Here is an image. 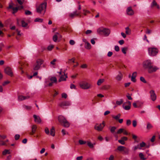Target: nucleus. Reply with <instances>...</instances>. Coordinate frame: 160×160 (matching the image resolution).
Masks as SVG:
<instances>
[{"label": "nucleus", "instance_id": "bb28decb", "mask_svg": "<svg viewBox=\"0 0 160 160\" xmlns=\"http://www.w3.org/2000/svg\"><path fill=\"white\" fill-rule=\"evenodd\" d=\"M153 128V126L149 122H148L147 126V129L148 130H149Z\"/></svg>", "mask_w": 160, "mask_h": 160}, {"label": "nucleus", "instance_id": "6e6552de", "mask_svg": "<svg viewBox=\"0 0 160 160\" xmlns=\"http://www.w3.org/2000/svg\"><path fill=\"white\" fill-rule=\"evenodd\" d=\"M71 105L70 102L68 101H63L60 103L58 106L62 108H64L65 107Z\"/></svg>", "mask_w": 160, "mask_h": 160}, {"label": "nucleus", "instance_id": "4c0bfd02", "mask_svg": "<svg viewBox=\"0 0 160 160\" xmlns=\"http://www.w3.org/2000/svg\"><path fill=\"white\" fill-rule=\"evenodd\" d=\"M157 4H158L156 1H153L151 5V7H152L156 6L157 5Z\"/></svg>", "mask_w": 160, "mask_h": 160}, {"label": "nucleus", "instance_id": "dca6fc26", "mask_svg": "<svg viewBox=\"0 0 160 160\" xmlns=\"http://www.w3.org/2000/svg\"><path fill=\"white\" fill-rule=\"evenodd\" d=\"M61 37V35L59 33L56 32L53 37V41L55 42H56L57 40L58 37Z\"/></svg>", "mask_w": 160, "mask_h": 160}, {"label": "nucleus", "instance_id": "09e8293b", "mask_svg": "<svg viewBox=\"0 0 160 160\" xmlns=\"http://www.w3.org/2000/svg\"><path fill=\"white\" fill-rule=\"evenodd\" d=\"M32 14V12L29 10H26L25 11V14L26 15H30Z\"/></svg>", "mask_w": 160, "mask_h": 160}, {"label": "nucleus", "instance_id": "a18cd8bd", "mask_svg": "<svg viewBox=\"0 0 160 160\" xmlns=\"http://www.w3.org/2000/svg\"><path fill=\"white\" fill-rule=\"evenodd\" d=\"M78 142L80 145L85 144L86 142L81 140H79Z\"/></svg>", "mask_w": 160, "mask_h": 160}, {"label": "nucleus", "instance_id": "2f4dec72", "mask_svg": "<svg viewBox=\"0 0 160 160\" xmlns=\"http://www.w3.org/2000/svg\"><path fill=\"white\" fill-rule=\"evenodd\" d=\"M126 33L127 34H130L131 33V30L129 29L128 27H127L125 28Z\"/></svg>", "mask_w": 160, "mask_h": 160}, {"label": "nucleus", "instance_id": "052dcab7", "mask_svg": "<svg viewBox=\"0 0 160 160\" xmlns=\"http://www.w3.org/2000/svg\"><path fill=\"white\" fill-rule=\"evenodd\" d=\"M69 43L70 45H73L75 43L74 41L72 40H71L69 41Z\"/></svg>", "mask_w": 160, "mask_h": 160}, {"label": "nucleus", "instance_id": "6ab92c4d", "mask_svg": "<svg viewBox=\"0 0 160 160\" xmlns=\"http://www.w3.org/2000/svg\"><path fill=\"white\" fill-rule=\"evenodd\" d=\"M65 119H66L63 116L61 115L58 117V120L61 124L63 122H64Z\"/></svg>", "mask_w": 160, "mask_h": 160}, {"label": "nucleus", "instance_id": "0eeeda50", "mask_svg": "<svg viewBox=\"0 0 160 160\" xmlns=\"http://www.w3.org/2000/svg\"><path fill=\"white\" fill-rule=\"evenodd\" d=\"M80 87L83 89H87L90 88L91 87V85L86 82H83L80 84Z\"/></svg>", "mask_w": 160, "mask_h": 160}, {"label": "nucleus", "instance_id": "5fc2aeb1", "mask_svg": "<svg viewBox=\"0 0 160 160\" xmlns=\"http://www.w3.org/2000/svg\"><path fill=\"white\" fill-rule=\"evenodd\" d=\"M20 138V135L18 134H17L15 135L14 138L16 140H18Z\"/></svg>", "mask_w": 160, "mask_h": 160}, {"label": "nucleus", "instance_id": "f257e3e1", "mask_svg": "<svg viewBox=\"0 0 160 160\" xmlns=\"http://www.w3.org/2000/svg\"><path fill=\"white\" fill-rule=\"evenodd\" d=\"M152 63L151 60L148 59L145 61L143 63V66L145 69H148V72L149 73H151L156 72L159 68L155 66L152 65Z\"/></svg>", "mask_w": 160, "mask_h": 160}, {"label": "nucleus", "instance_id": "4be33fe9", "mask_svg": "<svg viewBox=\"0 0 160 160\" xmlns=\"http://www.w3.org/2000/svg\"><path fill=\"white\" fill-rule=\"evenodd\" d=\"M122 78V75L121 72H119V74L117 75L116 78L117 81H120L121 80Z\"/></svg>", "mask_w": 160, "mask_h": 160}, {"label": "nucleus", "instance_id": "412c9836", "mask_svg": "<svg viewBox=\"0 0 160 160\" xmlns=\"http://www.w3.org/2000/svg\"><path fill=\"white\" fill-rule=\"evenodd\" d=\"M37 128L36 125H33L32 127V132H30L31 135H33L36 132V130Z\"/></svg>", "mask_w": 160, "mask_h": 160}, {"label": "nucleus", "instance_id": "20e7f679", "mask_svg": "<svg viewBox=\"0 0 160 160\" xmlns=\"http://www.w3.org/2000/svg\"><path fill=\"white\" fill-rule=\"evenodd\" d=\"M43 61L40 59L37 60L36 63L33 66V70L34 71L38 70L41 67V65L43 63Z\"/></svg>", "mask_w": 160, "mask_h": 160}, {"label": "nucleus", "instance_id": "9d476101", "mask_svg": "<svg viewBox=\"0 0 160 160\" xmlns=\"http://www.w3.org/2000/svg\"><path fill=\"white\" fill-rule=\"evenodd\" d=\"M80 14V12L76 11L73 12L72 13H70L69 14V16L70 18H72L75 17L79 15Z\"/></svg>", "mask_w": 160, "mask_h": 160}, {"label": "nucleus", "instance_id": "e2e57ef3", "mask_svg": "<svg viewBox=\"0 0 160 160\" xmlns=\"http://www.w3.org/2000/svg\"><path fill=\"white\" fill-rule=\"evenodd\" d=\"M24 107L25 109L27 110H30L31 108V107L30 106H26L25 105L24 106Z\"/></svg>", "mask_w": 160, "mask_h": 160}, {"label": "nucleus", "instance_id": "680f3d73", "mask_svg": "<svg viewBox=\"0 0 160 160\" xmlns=\"http://www.w3.org/2000/svg\"><path fill=\"white\" fill-rule=\"evenodd\" d=\"M45 133L48 135L49 133V131L48 128H46L45 129Z\"/></svg>", "mask_w": 160, "mask_h": 160}, {"label": "nucleus", "instance_id": "f704fd0d", "mask_svg": "<svg viewBox=\"0 0 160 160\" xmlns=\"http://www.w3.org/2000/svg\"><path fill=\"white\" fill-rule=\"evenodd\" d=\"M43 19L39 18H37L34 20L35 22H41L43 21Z\"/></svg>", "mask_w": 160, "mask_h": 160}, {"label": "nucleus", "instance_id": "a211bd4d", "mask_svg": "<svg viewBox=\"0 0 160 160\" xmlns=\"http://www.w3.org/2000/svg\"><path fill=\"white\" fill-rule=\"evenodd\" d=\"M29 98V96H24L22 95L19 96L18 97V100L21 101L27 99Z\"/></svg>", "mask_w": 160, "mask_h": 160}, {"label": "nucleus", "instance_id": "de8ad7c7", "mask_svg": "<svg viewBox=\"0 0 160 160\" xmlns=\"http://www.w3.org/2000/svg\"><path fill=\"white\" fill-rule=\"evenodd\" d=\"M75 58H73L72 59H68V62H67V63H70V61L74 63L75 62Z\"/></svg>", "mask_w": 160, "mask_h": 160}, {"label": "nucleus", "instance_id": "37998d69", "mask_svg": "<svg viewBox=\"0 0 160 160\" xmlns=\"http://www.w3.org/2000/svg\"><path fill=\"white\" fill-rule=\"evenodd\" d=\"M133 150L134 151L138 149H141V148L139 147V145H138L137 146H135L133 147Z\"/></svg>", "mask_w": 160, "mask_h": 160}, {"label": "nucleus", "instance_id": "a878e982", "mask_svg": "<svg viewBox=\"0 0 160 160\" xmlns=\"http://www.w3.org/2000/svg\"><path fill=\"white\" fill-rule=\"evenodd\" d=\"M104 81V79H99L98 80L97 84L98 86H100Z\"/></svg>", "mask_w": 160, "mask_h": 160}, {"label": "nucleus", "instance_id": "13d9d810", "mask_svg": "<svg viewBox=\"0 0 160 160\" xmlns=\"http://www.w3.org/2000/svg\"><path fill=\"white\" fill-rule=\"evenodd\" d=\"M118 142L122 145H124L125 143V142L123 141L122 139L119 140H118Z\"/></svg>", "mask_w": 160, "mask_h": 160}, {"label": "nucleus", "instance_id": "2eb2a0df", "mask_svg": "<svg viewBox=\"0 0 160 160\" xmlns=\"http://www.w3.org/2000/svg\"><path fill=\"white\" fill-rule=\"evenodd\" d=\"M11 9H12V14L15 16V14L18 11V8L17 7H12L11 5Z\"/></svg>", "mask_w": 160, "mask_h": 160}, {"label": "nucleus", "instance_id": "cd10ccee", "mask_svg": "<svg viewBox=\"0 0 160 160\" xmlns=\"http://www.w3.org/2000/svg\"><path fill=\"white\" fill-rule=\"evenodd\" d=\"M85 48L87 49H90L91 48V45L88 42H86L85 44Z\"/></svg>", "mask_w": 160, "mask_h": 160}, {"label": "nucleus", "instance_id": "a19ab883", "mask_svg": "<svg viewBox=\"0 0 160 160\" xmlns=\"http://www.w3.org/2000/svg\"><path fill=\"white\" fill-rule=\"evenodd\" d=\"M87 145L90 148H92L93 147V144L90 142H88Z\"/></svg>", "mask_w": 160, "mask_h": 160}, {"label": "nucleus", "instance_id": "c756f323", "mask_svg": "<svg viewBox=\"0 0 160 160\" xmlns=\"http://www.w3.org/2000/svg\"><path fill=\"white\" fill-rule=\"evenodd\" d=\"M50 80L53 83H56L57 81V79L55 77H52L51 78Z\"/></svg>", "mask_w": 160, "mask_h": 160}, {"label": "nucleus", "instance_id": "5701e85b", "mask_svg": "<svg viewBox=\"0 0 160 160\" xmlns=\"http://www.w3.org/2000/svg\"><path fill=\"white\" fill-rule=\"evenodd\" d=\"M139 156L142 160H145L146 159V158L144 157V155L142 152H140L139 153Z\"/></svg>", "mask_w": 160, "mask_h": 160}, {"label": "nucleus", "instance_id": "c9c22d12", "mask_svg": "<svg viewBox=\"0 0 160 160\" xmlns=\"http://www.w3.org/2000/svg\"><path fill=\"white\" fill-rule=\"evenodd\" d=\"M127 50L128 48L124 47L122 48V51L124 54H126V51H127Z\"/></svg>", "mask_w": 160, "mask_h": 160}, {"label": "nucleus", "instance_id": "4468645a", "mask_svg": "<svg viewBox=\"0 0 160 160\" xmlns=\"http://www.w3.org/2000/svg\"><path fill=\"white\" fill-rule=\"evenodd\" d=\"M61 124L63 127L66 128H68L70 126L69 123L66 119H65L64 122H63Z\"/></svg>", "mask_w": 160, "mask_h": 160}, {"label": "nucleus", "instance_id": "0e129e2a", "mask_svg": "<svg viewBox=\"0 0 160 160\" xmlns=\"http://www.w3.org/2000/svg\"><path fill=\"white\" fill-rule=\"evenodd\" d=\"M70 88L71 89H76V87L75 86L72 84H71Z\"/></svg>", "mask_w": 160, "mask_h": 160}, {"label": "nucleus", "instance_id": "473e14b6", "mask_svg": "<svg viewBox=\"0 0 160 160\" xmlns=\"http://www.w3.org/2000/svg\"><path fill=\"white\" fill-rule=\"evenodd\" d=\"M22 26L23 27H26L28 25V23L24 22L23 20L21 21Z\"/></svg>", "mask_w": 160, "mask_h": 160}, {"label": "nucleus", "instance_id": "79ce46f5", "mask_svg": "<svg viewBox=\"0 0 160 160\" xmlns=\"http://www.w3.org/2000/svg\"><path fill=\"white\" fill-rule=\"evenodd\" d=\"M123 102V100L122 99H121L119 101H117L116 102V103L118 105H120Z\"/></svg>", "mask_w": 160, "mask_h": 160}, {"label": "nucleus", "instance_id": "3c124183", "mask_svg": "<svg viewBox=\"0 0 160 160\" xmlns=\"http://www.w3.org/2000/svg\"><path fill=\"white\" fill-rule=\"evenodd\" d=\"M137 125V122L136 120H134L132 121V125L133 127H135Z\"/></svg>", "mask_w": 160, "mask_h": 160}, {"label": "nucleus", "instance_id": "603ef678", "mask_svg": "<svg viewBox=\"0 0 160 160\" xmlns=\"http://www.w3.org/2000/svg\"><path fill=\"white\" fill-rule=\"evenodd\" d=\"M130 108H131V106L128 105L127 106H125L124 107V109H125L126 110H129L130 109Z\"/></svg>", "mask_w": 160, "mask_h": 160}, {"label": "nucleus", "instance_id": "6e6d98bb", "mask_svg": "<svg viewBox=\"0 0 160 160\" xmlns=\"http://www.w3.org/2000/svg\"><path fill=\"white\" fill-rule=\"evenodd\" d=\"M62 133L63 135H64L66 134H68V132H66L65 130L62 129Z\"/></svg>", "mask_w": 160, "mask_h": 160}, {"label": "nucleus", "instance_id": "69168bd1", "mask_svg": "<svg viewBox=\"0 0 160 160\" xmlns=\"http://www.w3.org/2000/svg\"><path fill=\"white\" fill-rule=\"evenodd\" d=\"M115 50L117 52H118L119 51V48L118 46H115Z\"/></svg>", "mask_w": 160, "mask_h": 160}, {"label": "nucleus", "instance_id": "393cba45", "mask_svg": "<svg viewBox=\"0 0 160 160\" xmlns=\"http://www.w3.org/2000/svg\"><path fill=\"white\" fill-rule=\"evenodd\" d=\"M55 131L54 127H52L50 130V134L52 136H55Z\"/></svg>", "mask_w": 160, "mask_h": 160}, {"label": "nucleus", "instance_id": "7ed1b4c3", "mask_svg": "<svg viewBox=\"0 0 160 160\" xmlns=\"http://www.w3.org/2000/svg\"><path fill=\"white\" fill-rule=\"evenodd\" d=\"M98 32L101 35H104L105 36H108L110 33L109 29L101 27L98 29Z\"/></svg>", "mask_w": 160, "mask_h": 160}, {"label": "nucleus", "instance_id": "e433bc0d", "mask_svg": "<svg viewBox=\"0 0 160 160\" xmlns=\"http://www.w3.org/2000/svg\"><path fill=\"white\" fill-rule=\"evenodd\" d=\"M139 147L141 148V149L142 148L146 146V143L143 142H142L141 143H140L139 144Z\"/></svg>", "mask_w": 160, "mask_h": 160}, {"label": "nucleus", "instance_id": "864d4df0", "mask_svg": "<svg viewBox=\"0 0 160 160\" xmlns=\"http://www.w3.org/2000/svg\"><path fill=\"white\" fill-rule=\"evenodd\" d=\"M53 48V46L52 45H51L49 46L48 47L47 49H48V50L49 51H51L52 49Z\"/></svg>", "mask_w": 160, "mask_h": 160}, {"label": "nucleus", "instance_id": "aec40b11", "mask_svg": "<svg viewBox=\"0 0 160 160\" xmlns=\"http://www.w3.org/2000/svg\"><path fill=\"white\" fill-rule=\"evenodd\" d=\"M4 72L7 74L10 75V68L9 67H7L4 70Z\"/></svg>", "mask_w": 160, "mask_h": 160}, {"label": "nucleus", "instance_id": "1a4fd4ad", "mask_svg": "<svg viewBox=\"0 0 160 160\" xmlns=\"http://www.w3.org/2000/svg\"><path fill=\"white\" fill-rule=\"evenodd\" d=\"M150 93L152 100L153 101H155L156 100L157 96L154 91L153 90H151L150 91Z\"/></svg>", "mask_w": 160, "mask_h": 160}, {"label": "nucleus", "instance_id": "bf43d9fd", "mask_svg": "<svg viewBox=\"0 0 160 160\" xmlns=\"http://www.w3.org/2000/svg\"><path fill=\"white\" fill-rule=\"evenodd\" d=\"M62 98H66L67 97V95L66 93H63L62 94Z\"/></svg>", "mask_w": 160, "mask_h": 160}, {"label": "nucleus", "instance_id": "ddd939ff", "mask_svg": "<svg viewBox=\"0 0 160 160\" xmlns=\"http://www.w3.org/2000/svg\"><path fill=\"white\" fill-rule=\"evenodd\" d=\"M33 117L35 122L37 123H40L41 122V120L39 116L34 115Z\"/></svg>", "mask_w": 160, "mask_h": 160}, {"label": "nucleus", "instance_id": "c85d7f7f", "mask_svg": "<svg viewBox=\"0 0 160 160\" xmlns=\"http://www.w3.org/2000/svg\"><path fill=\"white\" fill-rule=\"evenodd\" d=\"M10 153L9 150L5 149L2 152V154L3 155H5L6 154H9Z\"/></svg>", "mask_w": 160, "mask_h": 160}, {"label": "nucleus", "instance_id": "49530a36", "mask_svg": "<svg viewBox=\"0 0 160 160\" xmlns=\"http://www.w3.org/2000/svg\"><path fill=\"white\" fill-rule=\"evenodd\" d=\"M124 131V129L120 128L119 129L117 132V134H120L122 133Z\"/></svg>", "mask_w": 160, "mask_h": 160}, {"label": "nucleus", "instance_id": "58836bf2", "mask_svg": "<svg viewBox=\"0 0 160 160\" xmlns=\"http://www.w3.org/2000/svg\"><path fill=\"white\" fill-rule=\"evenodd\" d=\"M139 101H137L135 102H133L132 104V105L133 107L135 108H137L138 107V106L137 105V104H138Z\"/></svg>", "mask_w": 160, "mask_h": 160}, {"label": "nucleus", "instance_id": "f8f14e48", "mask_svg": "<svg viewBox=\"0 0 160 160\" xmlns=\"http://www.w3.org/2000/svg\"><path fill=\"white\" fill-rule=\"evenodd\" d=\"M68 78L67 74H66L64 73V75H62L58 80L59 82H61L62 81H65L66 80V78Z\"/></svg>", "mask_w": 160, "mask_h": 160}, {"label": "nucleus", "instance_id": "c03bdc74", "mask_svg": "<svg viewBox=\"0 0 160 160\" xmlns=\"http://www.w3.org/2000/svg\"><path fill=\"white\" fill-rule=\"evenodd\" d=\"M6 138V136L4 135H0V140H2V142H4L2 140L5 139Z\"/></svg>", "mask_w": 160, "mask_h": 160}, {"label": "nucleus", "instance_id": "4d7b16f0", "mask_svg": "<svg viewBox=\"0 0 160 160\" xmlns=\"http://www.w3.org/2000/svg\"><path fill=\"white\" fill-rule=\"evenodd\" d=\"M83 14L84 15H86L87 14V13H89L90 12L88 10H83Z\"/></svg>", "mask_w": 160, "mask_h": 160}, {"label": "nucleus", "instance_id": "72a5a7b5", "mask_svg": "<svg viewBox=\"0 0 160 160\" xmlns=\"http://www.w3.org/2000/svg\"><path fill=\"white\" fill-rule=\"evenodd\" d=\"M121 114H118L117 115L115 116H112V118H114L116 120H118L119 118L120 117Z\"/></svg>", "mask_w": 160, "mask_h": 160}, {"label": "nucleus", "instance_id": "9b49d317", "mask_svg": "<svg viewBox=\"0 0 160 160\" xmlns=\"http://www.w3.org/2000/svg\"><path fill=\"white\" fill-rule=\"evenodd\" d=\"M127 14L129 15H132L134 13V11L131 7H129L127 8Z\"/></svg>", "mask_w": 160, "mask_h": 160}, {"label": "nucleus", "instance_id": "338daca9", "mask_svg": "<svg viewBox=\"0 0 160 160\" xmlns=\"http://www.w3.org/2000/svg\"><path fill=\"white\" fill-rule=\"evenodd\" d=\"M155 139V136L154 135L153 136L152 138L150 139V141L152 142H153Z\"/></svg>", "mask_w": 160, "mask_h": 160}, {"label": "nucleus", "instance_id": "423d86ee", "mask_svg": "<svg viewBox=\"0 0 160 160\" xmlns=\"http://www.w3.org/2000/svg\"><path fill=\"white\" fill-rule=\"evenodd\" d=\"M105 126V122L103 121L101 123L99 124H96L94 126V129L98 131H102Z\"/></svg>", "mask_w": 160, "mask_h": 160}, {"label": "nucleus", "instance_id": "8fccbe9b", "mask_svg": "<svg viewBox=\"0 0 160 160\" xmlns=\"http://www.w3.org/2000/svg\"><path fill=\"white\" fill-rule=\"evenodd\" d=\"M140 80L144 83H146L147 82L145 80V78L142 77H141L140 78Z\"/></svg>", "mask_w": 160, "mask_h": 160}, {"label": "nucleus", "instance_id": "774afa93", "mask_svg": "<svg viewBox=\"0 0 160 160\" xmlns=\"http://www.w3.org/2000/svg\"><path fill=\"white\" fill-rule=\"evenodd\" d=\"M83 157L82 156L78 157L76 158V160H82Z\"/></svg>", "mask_w": 160, "mask_h": 160}, {"label": "nucleus", "instance_id": "39448f33", "mask_svg": "<svg viewBox=\"0 0 160 160\" xmlns=\"http://www.w3.org/2000/svg\"><path fill=\"white\" fill-rule=\"evenodd\" d=\"M149 54L152 56L156 55L158 52V50L155 48H150L148 49Z\"/></svg>", "mask_w": 160, "mask_h": 160}, {"label": "nucleus", "instance_id": "7c9ffc66", "mask_svg": "<svg viewBox=\"0 0 160 160\" xmlns=\"http://www.w3.org/2000/svg\"><path fill=\"white\" fill-rule=\"evenodd\" d=\"M125 147L121 146H118L117 148V150L120 151H123Z\"/></svg>", "mask_w": 160, "mask_h": 160}, {"label": "nucleus", "instance_id": "f3484780", "mask_svg": "<svg viewBox=\"0 0 160 160\" xmlns=\"http://www.w3.org/2000/svg\"><path fill=\"white\" fill-rule=\"evenodd\" d=\"M137 76V72H134L132 74L131 80L133 82H136V77Z\"/></svg>", "mask_w": 160, "mask_h": 160}, {"label": "nucleus", "instance_id": "ea45409f", "mask_svg": "<svg viewBox=\"0 0 160 160\" xmlns=\"http://www.w3.org/2000/svg\"><path fill=\"white\" fill-rule=\"evenodd\" d=\"M116 129V128L115 127H111V129H110V131L111 133H113L114 131H115V130Z\"/></svg>", "mask_w": 160, "mask_h": 160}, {"label": "nucleus", "instance_id": "b1692460", "mask_svg": "<svg viewBox=\"0 0 160 160\" xmlns=\"http://www.w3.org/2000/svg\"><path fill=\"white\" fill-rule=\"evenodd\" d=\"M124 154L126 155H128L129 154V150L128 148H127L125 147V148H124L123 151Z\"/></svg>", "mask_w": 160, "mask_h": 160}, {"label": "nucleus", "instance_id": "f03ea898", "mask_svg": "<svg viewBox=\"0 0 160 160\" xmlns=\"http://www.w3.org/2000/svg\"><path fill=\"white\" fill-rule=\"evenodd\" d=\"M47 3L46 2L41 3L39 6L36 7L37 12L40 14L44 15L46 11Z\"/></svg>", "mask_w": 160, "mask_h": 160}]
</instances>
